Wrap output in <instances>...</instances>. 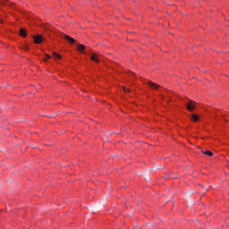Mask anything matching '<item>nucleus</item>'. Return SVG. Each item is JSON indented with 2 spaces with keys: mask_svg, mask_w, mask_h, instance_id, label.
Wrapping results in <instances>:
<instances>
[{
  "mask_svg": "<svg viewBox=\"0 0 229 229\" xmlns=\"http://www.w3.org/2000/svg\"><path fill=\"white\" fill-rule=\"evenodd\" d=\"M61 38H64V40H67L70 44H74L76 42V39L71 38V36L66 34H62Z\"/></svg>",
  "mask_w": 229,
  "mask_h": 229,
  "instance_id": "nucleus-1",
  "label": "nucleus"
},
{
  "mask_svg": "<svg viewBox=\"0 0 229 229\" xmlns=\"http://www.w3.org/2000/svg\"><path fill=\"white\" fill-rule=\"evenodd\" d=\"M195 105H196L195 101L190 100V102L187 104V110L189 112H192V110H194L196 106Z\"/></svg>",
  "mask_w": 229,
  "mask_h": 229,
  "instance_id": "nucleus-2",
  "label": "nucleus"
},
{
  "mask_svg": "<svg viewBox=\"0 0 229 229\" xmlns=\"http://www.w3.org/2000/svg\"><path fill=\"white\" fill-rule=\"evenodd\" d=\"M90 60L96 62V64H99L101 62V60L99 59V55H98V54L95 53L91 54Z\"/></svg>",
  "mask_w": 229,
  "mask_h": 229,
  "instance_id": "nucleus-3",
  "label": "nucleus"
},
{
  "mask_svg": "<svg viewBox=\"0 0 229 229\" xmlns=\"http://www.w3.org/2000/svg\"><path fill=\"white\" fill-rule=\"evenodd\" d=\"M147 85H149V87H151V89H153L154 90H157V89H160V85L152 82L151 81H148V82H146Z\"/></svg>",
  "mask_w": 229,
  "mask_h": 229,
  "instance_id": "nucleus-4",
  "label": "nucleus"
},
{
  "mask_svg": "<svg viewBox=\"0 0 229 229\" xmlns=\"http://www.w3.org/2000/svg\"><path fill=\"white\" fill-rule=\"evenodd\" d=\"M33 38L35 44H42V40H44L40 35L34 36Z\"/></svg>",
  "mask_w": 229,
  "mask_h": 229,
  "instance_id": "nucleus-5",
  "label": "nucleus"
},
{
  "mask_svg": "<svg viewBox=\"0 0 229 229\" xmlns=\"http://www.w3.org/2000/svg\"><path fill=\"white\" fill-rule=\"evenodd\" d=\"M77 49L80 51V53H83L85 51V45L79 44L77 45Z\"/></svg>",
  "mask_w": 229,
  "mask_h": 229,
  "instance_id": "nucleus-6",
  "label": "nucleus"
},
{
  "mask_svg": "<svg viewBox=\"0 0 229 229\" xmlns=\"http://www.w3.org/2000/svg\"><path fill=\"white\" fill-rule=\"evenodd\" d=\"M191 121H193L194 123H198V121H199V116H198L197 114H191Z\"/></svg>",
  "mask_w": 229,
  "mask_h": 229,
  "instance_id": "nucleus-7",
  "label": "nucleus"
},
{
  "mask_svg": "<svg viewBox=\"0 0 229 229\" xmlns=\"http://www.w3.org/2000/svg\"><path fill=\"white\" fill-rule=\"evenodd\" d=\"M20 35L21 37H27L26 29H21L20 30Z\"/></svg>",
  "mask_w": 229,
  "mask_h": 229,
  "instance_id": "nucleus-8",
  "label": "nucleus"
},
{
  "mask_svg": "<svg viewBox=\"0 0 229 229\" xmlns=\"http://www.w3.org/2000/svg\"><path fill=\"white\" fill-rule=\"evenodd\" d=\"M203 155H208V157H213L214 153L210 150L202 151Z\"/></svg>",
  "mask_w": 229,
  "mask_h": 229,
  "instance_id": "nucleus-9",
  "label": "nucleus"
},
{
  "mask_svg": "<svg viewBox=\"0 0 229 229\" xmlns=\"http://www.w3.org/2000/svg\"><path fill=\"white\" fill-rule=\"evenodd\" d=\"M53 55L55 56V58H57L58 60L62 59V55H60L59 54H56V52H54Z\"/></svg>",
  "mask_w": 229,
  "mask_h": 229,
  "instance_id": "nucleus-10",
  "label": "nucleus"
},
{
  "mask_svg": "<svg viewBox=\"0 0 229 229\" xmlns=\"http://www.w3.org/2000/svg\"><path fill=\"white\" fill-rule=\"evenodd\" d=\"M24 51H28L30 49V47L28 45H23Z\"/></svg>",
  "mask_w": 229,
  "mask_h": 229,
  "instance_id": "nucleus-11",
  "label": "nucleus"
},
{
  "mask_svg": "<svg viewBox=\"0 0 229 229\" xmlns=\"http://www.w3.org/2000/svg\"><path fill=\"white\" fill-rule=\"evenodd\" d=\"M8 0H0V3H1V4H6V2H7Z\"/></svg>",
  "mask_w": 229,
  "mask_h": 229,
  "instance_id": "nucleus-12",
  "label": "nucleus"
},
{
  "mask_svg": "<svg viewBox=\"0 0 229 229\" xmlns=\"http://www.w3.org/2000/svg\"><path fill=\"white\" fill-rule=\"evenodd\" d=\"M123 90H124L125 92H131V90L130 89H126V88H123Z\"/></svg>",
  "mask_w": 229,
  "mask_h": 229,
  "instance_id": "nucleus-13",
  "label": "nucleus"
},
{
  "mask_svg": "<svg viewBox=\"0 0 229 229\" xmlns=\"http://www.w3.org/2000/svg\"><path fill=\"white\" fill-rule=\"evenodd\" d=\"M46 56H47V59H50V58H51V55H47V54H46Z\"/></svg>",
  "mask_w": 229,
  "mask_h": 229,
  "instance_id": "nucleus-14",
  "label": "nucleus"
},
{
  "mask_svg": "<svg viewBox=\"0 0 229 229\" xmlns=\"http://www.w3.org/2000/svg\"><path fill=\"white\" fill-rule=\"evenodd\" d=\"M131 74L132 76H135V72H131Z\"/></svg>",
  "mask_w": 229,
  "mask_h": 229,
  "instance_id": "nucleus-15",
  "label": "nucleus"
},
{
  "mask_svg": "<svg viewBox=\"0 0 229 229\" xmlns=\"http://www.w3.org/2000/svg\"><path fill=\"white\" fill-rule=\"evenodd\" d=\"M44 62H47V58H44Z\"/></svg>",
  "mask_w": 229,
  "mask_h": 229,
  "instance_id": "nucleus-16",
  "label": "nucleus"
}]
</instances>
